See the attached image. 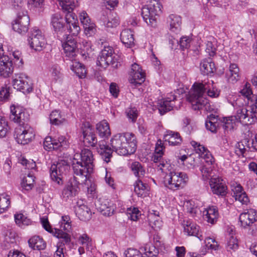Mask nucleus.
<instances>
[{"mask_svg": "<svg viewBox=\"0 0 257 257\" xmlns=\"http://www.w3.org/2000/svg\"><path fill=\"white\" fill-rule=\"evenodd\" d=\"M95 205L101 214L106 216H111L114 211L113 203L107 199H99Z\"/></svg>", "mask_w": 257, "mask_h": 257, "instance_id": "16", "label": "nucleus"}, {"mask_svg": "<svg viewBox=\"0 0 257 257\" xmlns=\"http://www.w3.org/2000/svg\"><path fill=\"white\" fill-rule=\"evenodd\" d=\"M62 47L66 57L73 61L76 56L77 46L76 41L74 39H70L63 44Z\"/></svg>", "mask_w": 257, "mask_h": 257, "instance_id": "24", "label": "nucleus"}, {"mask_svg": "<svg viewBox=\"0 0 257 257\" xmlns=\"http://www.w3.org/2000/svg\"><path fill=\"white\" fill-rule=\"evenodd\" d=\"M124 257H143L140 250L134 248H128L124 251Z\"/></svg>", "mask_w": 257, "mask_h": 257, "instance_id": "59", "label": "nucleus"}, {"mask_svg": "<svg viewBox=\"0 0 257 257\" xmlns=\"http://www.w3.org/2000/svg\"><path fill=\"white\" fill-rule=\"evenodd\" d=\"M34 176L31 174H28L27 176L24 177L22 182V186L26 190H31L34 186Z\"/></svg>", "mask_w": 257, "mask_h": 257, "instance_id": "53", "label": "nucleus"}, {"mask_svg": "<svg viewBox=\"0 0 257 257\" xmlns=\"http://www.w3.org/2000/svg\"><path fill=\"white\" fill-rule=\"evenodd\" d=\"M225 79L228 83L234 84L236 83L240 78L239 69L237 64H230L228 69L225 72Z\"/></svg>", "mask_w": 257, "mask_h": 257, "instance_id": "20", "label": "nucleus"}, {"mask_svg": "<svg viewBox=\"0 0 257 257\" xmlns=\"http://www.w3.org/2000/svg\"><path fill=\"white\" fill-rule=\"evenodd\" d=\"M165 142H168L170 146H180L182 142V138L178 132L168 130L164 136Z\"/></svg>", "mask_w": 257, "mask_h": 257, "instance_id": "27", "label": "nucleus"}, {"mask_svg": "<svg viewBox=\"0 0 257 257\" xmlns=\"http://www.w3.org/2000/svg\"><path fill=\"white\" fill-rule=\"evenodd\" d=\"M9 130L7 121L4 117L0 116V138L5 137Z\"/></svg>", "mask_w": 257, "mask_h": 257, "instance_id": "55", "label": "nucleus"}, {"mask_svg": "<svg viewBox=\"0 0 257 257\" xmlns=\"http://www.w3.org/2000/svg\"><path fill=\"white\" fill-rule=\"evenodd\" d=\"M200 68L202 74L207 75L214 73L216 69L214 63L210 58L204 59L200 63Z\"/></svg>", "mask_w": 257, "mask_h": 257, "instance_id": "34", "label": "nucleus"}, {"mask_svg": "<svg viewBox=\"0 0 257 257\" xmlns=\"http://www.w3.org/2000/svg\"><path fill=\"white\" fill-rule=\"evenodd\" d=\"M80 49L82 55L86 58L91 51L90 43L86 41H82V44H80Z\"/></svg>", "mask_w": 257, "mask_h": 257, "instance_id": "60", "label": "nucleus"}, {"mask_svg": "<svg viewBox=\"0 0 257 257\" xmlns=\"http://www.w3.org/2000/svg\"><path fill=\"white\" fill-rule=\"evenodd\" d=\"M65 21L67 24L68 31L73 36H77L80 30L78 24L76 16L75 14L65 15Z\"/></svg>", "mask_w": 257, "mask_h": 257, "instance_id": "19", "label": "nucleus"}, {"mask_svg": "<svg viewBox=\"0 0 257 257\" xmlns=\"http://www.w3.org/2000/svg\"><path fill=\"white\" fill-rule=\"evenodd\" d=\"M119 24V20L117 17L109 18L107 23L104 24L107 29L116 28Z\"/></svg>", "mask_w": 257, "mask_h": 257, "instance_id": "63", "label": "nucleus"}, {"mask_svg": "<svg viewBox=\"0 0 257 257\" xmlns=\"http://www.w3.org/2000/svg\"><path fill=\"white\" fill-rule=\"evenodd\" d=\"M162 6L157 0H150L142 9L141 15L144 21L152 27L157 26V17L161 13Z\"/></svg>", "mask_w": 257, "mask_h": 257, "instance_id": "6", "label": "nucleus"}, {"mask_svg": "<svg viewBox=\"0 0 257 257\" xmlns=\"http://www.w3.org/2000/svg\"><path fill=\"white\" fill-rule=\"evenodd\" d=\"M184 232L189 236L197 237L200 240L203 239V236L200 234V227L196 223L187 220L184 221L183 224Z\"/></svg>", "mask_w": 257, "mask_h": 257, "instance_id": "22", "label": "nucleus"}, {"mask_svg": "<svg viewBox=\"0 0 257 257\" xmlns=\"http://www.w3.org/2000/svg\"><path fill=\"white\" fill-rule=\"evenodd\" d=\"M13 72V67L8 56L0 53V75L9 77Z\"/></svg>", "mask_w": 257, "mask_h": 257, "instance_id": "17", "label": "nucleus"}, {"mask_svg": "<svg viewBox=\"0 0 257 257\" xmlns=\"http://www.w3.org/2000/svg\"><path fill=\"white\" fill-rule=\"evenodd\" d=\"M134 186L135 192L139 197H144L148 194V185L144 183L140 179H138L134 183Z\"/></svg>", "mask_w": 257, "mask_h": 257, "instance_id": "36", "label": "nucleus"}, {"mask_svg": "<svg viewBox=\"0 0 257 257\" xmlns=\"http://www.w3.org/2000/svg\"><path fill=\"white\" fill-rule=\"evenodd\" d=\"M12 84L13 87L24 93H29L33 90V84L30 78L25 73L15 74Z\"/></svg>", "mask_w": 257, "mask_h": 257, "instance_id": "9", "label": "nucleus"}, {"mask_svg": "<svg viewBox=\"0 0 257 257\" xmlns=\"http://www.w3.org/2000/svg\"><path fill=\"white\" fill-rule=\"evenodd\" d=\"M206 92L211 97H217L219 95V91L214 87L213 81L207 80L194 83L187 97L194 110H200L203 108L208 110L210 104L208 99L204 97Z\"/></svg>", "mask_w": 257, "mask_h": 257, "instance_id": "2", "label": "nucleus"}, {"mask_svg": "<svg viewBox=\"0 0 257 257\" xmlns=\"http://www.w3.org/2000/svg\"><path fill=\"white\" fill-rule=\"evenodd\" d=\"M239 219L242 226H250L257 222V212L253 209H247L240 214Z\"/></svg>", "mask_w": 257, "mask_h": 257, "instance_id": "15", "label": "nucleus"}, {"mask_svg": "<svg viewBox=\"0 0 257 257\" xmlns=\"http://www.w3.org/2000/svg\"><path fill=\"white\" fill-rule=\"evenodd\" d=\"M131 168L136 177L141 178L144 176L145 171L143 168L141 164L139 162H134L132 163L131 165Z\"/></svg>", "mask_w": 257, "mask_h": 257, "instance_id": "52", "label": "nucleus"}, {"mask_svg": "<svg viewBox=\"0 0 257 257\" xmlns=\"http://www.w3.org/2000/svg\"><path fill=\"white\" fill-rule=\"evenodd\" d=\"M26 13V11L19 13L17 18L12 24L13 30L19 34H25L28 30L30 19Z\"/></svg>", "mask_w": 257, "mask_h": 257, "instance_id": "11", "label": "nucleus"}, {"mask_svg": "<svg viewBox=\"0 0 257 257\" xmlns=\"http://www.w3.org/2000/svg\"><path fill=\"white\" fill-rule=\"evenodd\" d=\"M221 121L218 115L211 114L207 116L205 121V126L207 130L212 133H216L219 126Z\"/></svg>", "mask_w": 257, "mask_h": 257, "instance_id": "31", "label": "nucleus"}, {"mask_svg": "<svg viewBox=\"0 0 257 257\" xmlns=\"http://www.w3.org/2000/svg\"><path fill=\"white\" fill-rule=\"evenodd\" d=\"M28 41L31 49L36 52L42 51L47 44L41 31L37 28H34L31 30Z\"/></svg>", "mask_w": 257, "mask_h": 257, "instance_id": "8", "label": "nucleus"}, {"mask_svg": "<svg viewBox=\"0 0 257 257\" xmlns=\"http://www.w3.org/2000/svg\"><path fill=\"white\" fill-rule=\"evenodd\" d=\"M84 33L87 36H91L96 32V25L94 22L83 27Z\"/></svg>", "mask_w": 257, "mask_h": 257, "instance_id": "62", "label": "nucleus"}, {"mask_svg": "<svg viewBox=\"0 0 257 257\" xmlns=\"http://www.w3.org/2000/svg\"><path fill=\"white\" fill-rule=\"evenodd\" d=\"M83 143L86 146L94 147L97 143V140L91 126L88 125L83 131Z\"/></svg>", "mask_w": 257, "mask_h": 257, "instance_id": "25", "label": "nucleus"}, {"mask_svg": "<svg viewBox=\"0 0 257 257\" xmlns=\"http://www.w3.org/2000/svg\"><path fill=\"white\" fill-rule=\"evenodd\" d=\"M126 113L129 121L134 123L138 116V111L136 107H130L126 110Z\"/></svg>", "mask_w": 257, "mask_h": 257, "instance_id": "58", "label": "nucleus"}, {"mask_svg": "<svg viewBox=\"0 0 257 257\" xmlns=\"http://www.w3.org/2000/svg\"><path fill=\"white\" fill-rule=\"evenodd\" d=\"M16 223L20 227L28 226L32 224V221L23 213H18L14 215Z\"/></svg>", "mask_w": 257, "mask_h": 257, "instance_id": "48", "label": "nucleus"}, {"mask_svg": "<svg viewBox=\"0 0 257 257\" xmlns=\"http://www.w3.org/2000/svg\"><path fill=\"white\" fill-rule=\"evenodd\" d=\"M209 185L213 194L220 196H225L227 193V186L220 178H211Z\"/></svg>", "mask_w": 257, "mask_h": 257, "instance_id": "13", "label": "nucleus"}, {"mask_svg": "<svg viewBox=\"0 0 257 257\" xmlns=\"http://www.w3.org/2000/svg\"><path fill=\"white\" fill-rule=\"evenodd\" d=\"M49 118L51 123L55 125L62 124L66 122L64 114L58 110L52 111Z\"/></svg>", "mask_w": 257, "mask_h": 257, "instance_id": "41", "label": "nucleus"}, {"mask_svg": "<svg viewBox=\"0 0 257 257\" xmlns=\"http://www.w3.org/2000/svg\"><path fill=\"white\" fill-rule=\"evenodd\" d=\"M204 218L211 224H214L219 216L218 210L216 206H210L203 211Z\"/></svg>", "mask_w": 257, "mask_h": 257, "instance_id": "29", "label": "nucleus"}, {"mask_svg": "<svg viewBox=\"0 0 257 257\" xmlns=\"http://www.w3.org/2000/svg\"><path fill=\"white\" fill-rule=\"evenodd\" d=\"M43 145L44 148L48 151L59 149L61 145L60 142L57 141V140L53 139L49 136L45 138Z\"/></svg>", "mask_w": 257, "mask_h": 257, "instance_id": "44", "label": "nucleus"}, {"mask_svg": "<svg viewBox=\"0 0 257 257\" xmlns=\"http://www.w3.org/2000/svg\"><path fill=\"white\" fill-rule=\"evenodd\" d=\"M238 241L235 237L229 235L227 238L226 248L227 250H234L238 248Z\"/></svg>", "mask_w": 257, "mask_h": 257, "instance_id": "57", "label": "nucleus"}, {"mask_svg": "<svg viewBox=\"0 0 257 257\" xmlns=\"http://www.w3.org/2000/svg\"><path fill=\"white\" fill-rule=\"evenodd\" d=\"M53 235L57 238L62 239V243L60 245H63V246L65 243H69L71 241L70 235L60 229H54Z\"/></svg>", "mask_w": 257, "mask_h": 257, "instance_id": "49", "label": "nucleus"}, {"mask_svg": "<svg viewBox=\"0 0 257 257\" xmlns=\"http://www.w3.org/2000/svg\"><path fill=\"white\" fill-rule=\"evenodd\" d=\"M160 165L163 167L160 169L166 173L164 180L165 187L174 191L184 187L189 180L186 173L172 169L171 166L167 163H161Z\"/></svg>", "mask_w": 257, "mask_h": 257, "instance_id": "4", "label": "nucleus"}, {"mask_svg": "<svg viewBox=\"0 0 257 257\" xmlns=\"http://www.w3.org/2000/svg\"><path fill=\"white\" fill-rule=\"evenodd\" d=\"M68 168L69 166L64 160H61L56 164H53L50 169L51 179L58 184H62L63 176L66 173Z\"/></svg>", "mask_w": 257, "mask_h": 257, "instance_id": "10", "label": "nucleus"}, {"mask_svg": "<svg viewBox=\"0 0 257 257\" xmlns=\"http://www.w3.org/2000/svg\"><path fill=\"white\" fill-rule=\"evenodd\" d=\"M137 138L132 133H119L114 135L110 140L112 149L106 145L104 141L99 142V152L106 163L110 162L112 151L121 156L134 154L137 150Z\"/></svg>", "mask_w": 257, "mask_h": 257, "instance_id": "1", "label": "nucleus"}, {"mask_svg": "<svg viewBox=\"0 0 257 257\" xmlns=\"http://www.w3.org/2000/svg\"><path fill=\"white\" fill-rule=\"evenodd\" d=\"M231 190L233 192V197L236 200L239 201L242 204H247L249 202L246 194L240 184H236L232 186Z\"/></svg>", "mask_w": 257, "mask_h": 257, "instance_id": "26", "label": "nucleus"}, {"mask_svg": "<svg viewBox=\"0 0 257 257\" xmlns=\"http://www.w3.org/2000/svg\"><path fill=\"white\" fill-rule=\"evenodd\" d=\"M252 102V103L248 105V107L250 112V115L254 120V119H257V96L254 97Z\"/></svg>", "mask_w": 257, "mask_h": 257, "instance_id": "61", "label": "nucleus"}, {"mask_svg": "<svg viewBox=\"0 0 257 257\" xmlns=\"http://www.w3.org/2000/svg\"><path fill=\"white\" fill-rule=\"evenodd\" d=\"M148 221L150 226L155 230L160 229L163 226L161 218L158 214L150 213L148 215Z\"/></svg>", "mask_w": 257, "mask_h": 257, "instance_id": "42", "label": "nucleus"}, {"mask_svg": "<svg viewBox=\"0 0 257 257\" xmlns=\"http://www.w3.org/2000/svg\"><path fill=\"white\" fill-rule=\"evenodd\" d=\"M10 196L4 194H1L0 195V214L8 210L10 206Z\"/></svg>", "mask_w": 257, "mask_h": 257, "instance_id": "51", "label": "nucleus"}, {"mask_svg": "<svg viewBox=\"0 0 257 257\" xmlns=\"http://www.w3.org/2000/svg\"><path fill=\"white\" fill-rule=\"evenodd\" d=\"M75 211L76 215L81 220L86 221L91 218V212L86 205H77L75 207Z\"/></svg>", "mask_w": 257, "mask_h": 257, "instance_id": "32", "label": "nucleus"}, {"mask_svg": "<svg viewBox=\"0 0 257 257\" xmlns=\"http://www.w3.org/2000/svg\"><path fill=\"white\" fill-rule=\"evenodd\" d=\"M80 157V160L84 164H86L87 166L90 167L92 169H93V155L92 152L87 149H83L81 153H78Z\"/></svg>", "mask_w": 257, "mask_h": 257, "instance_id": "35", "label": "nucleus"}, {"mask_svg": "<svg viewBox=\"0 0 257 257\" xmlns=\"http://www.w3.org/2000/svg\"><path fill=\"white\" fill-rule=\"evenodd\" d=\"M121 42L127 47H131L134 44V37L133 32L130 29H124L120 34Z\"/></svg>", "mask_w": 257, "mask_h": 257, "instance_id": "33", "label": "nucleus"}, {"mask_svg": "<svg viewBox=\"0 0 257 257\" xmlns=\"http://www.w3.org/2000/svg\"><path fill=\"white\" fill-rule=\"evenodd\" d=\"M51 26L55 33H61L64 28V23L62 16L59 13L52 15L51 18Z\"/></svg>", "mask_w": 257, "mask_h": 257, "instance_id": "28", "label": "nucleus"}, {"mask_svg": "<svg viewBox=\"0 0 257 257\" xmlns=\"http://www.w3.org/2000/svg\"><path fill=\"white\" fill-rule=\"evenodd\" d=\"M205 250H201L202 254H205L206 250H216L218 249L219 244L217 241L213 238L207 237L204 240Z\"/></svg>", "mask_w": 257, "mask_h": 257, "instance_id": "46", "label": "nucleus"}, {"mask_svg": "<svg viewBox=\"0 0 257 257\" xmlns=\"http://www.w3.org/2000/svg\"><path fill=\"white\" fill-rule=\"evenodd\" d=\"M80 159L78 153H76L71 160L72 168L74 174L76 176H74L73 179L77 182L84 184L88 178L89 174L92 172L93 169L87 165L84 164Z\"/></svg>", "mask_w": 257, "mask_h": 257, "instance_id": "7", "label": "nucleus"}, {"mask_svg": "<svg viewBox=\"0 0 257 257\" xmlns=\"http://www.w3.org/2000/svg\"><path fill=\"white\" fill-rule=\"evenodd\" d=\"M71 70L80 78H84L86 76V70L84 65L79 62L72 61Z\"/></svg>", "mask_w": 257, "mask_h": 257, "instance_id": "40", "label": "nucleus"}, {"mask_svg": "<svg viewBox=\"0 0 257 257\" xmlns=\"http://www.w3.org/2000/svg\"><path fill=\"white\" fill-rule=\"evenodd\" d=\"M62 10L66 15L74 14L73 11L75 8L76 3L74 0H58Z\"/></svg>", "mask_w": 257, "mask_h": 257, "instance_id": "45", "label": "nucleus"}, {"mask_svg": "<svg viewBox=\"0 0 257 257\" xmlns=\"http://www.w3.org/2000/svg\"><path fill=\"white\" fill-rule=\"evenodd\" d=\"M11 115L10 118L15 122L19 123L15 130L14 137L18 143L23 145L28 144L34 138L35 133L34 129L25 121L27 118L25 116L22 107L13 105L11 106Z\"/></svg>", "mask_w": 257, "mask_h": 257, "instance_id": "3", "label": "nucleus"}, {"mask_svg": "<svg viewBox=\"0 0 257 257\" xmlns=\"http://www.w3.org/2000/svg\"><path fill=\"white\" fill-rule=\"evenodd\" d=\"M146 74L139 65L135 63L131 66L130 83L135 86L142 84L145 80Z\"/></svg>", "mask_w": 257, "mask_h": 257, "instance_id": "12", "label": "nucleus"}, {"mask_svg": "<svg viewBox=\"0 0 257 257\" xmlns=\"http://www.w3.org/2000/svg\"><path fill=\"white\" fill-rule=\"evenodd\" d=\"M122 58L114 53L113 48L109 46H104L97 58V65L103 68L111 65L113 68L120 66Z\"/></svg>", "mask_w": 257, "mask_h": 257, "instance_id": "5", "label": "nucleus"}, {"mask_svg": "<svg viewBox=\"0 0 257 257\" xmlns=\"http://www.w3.org/2000/svg\"><path fill=\"white\" fill-rule=\"evenodd\" d=\"M167 23L170 26L171 31L178 33L181 29V18L177 15L171 14L167 19Z\"/></svg>", "mask_w": 257, "mask_h": 257, "instance_id": "30", "label": "nucleus"}, {"mask_svg": "<svg viewBox=\"0 0 257 257\" xmlns=\"http://www.w3.org/2000/svg\"><path fill=\"white\" fill-rule=\"evenodd\" d=\"M79 19L83 27L93 22L91 21L87 13L85 11H82L80 13Z\"/></svg>", "mask_w": 257, "mask_h": 257, "instance_id": "64", "label": "nucleus"}, {"mask_svg": "<svg viewBox=\"0 0 257 257\" xmlns=\"http://www.w3.org/2000/svg\"><path fill=\"white\" fill-rule=\"evenodd\" d=\"M176 97V96L171 95L170 97H168L166 99H161L159 101L158 107L161 115L164 114L173 109L175 105L174 101Z\"/></svg>", "mask_w": 257, "mask_h": 257, "instance_id": "23", "label": "nucleus"}, {"mask_svg": "<svg viewBox=\"0 0 257 257\" xmlns=\"http://www.w3.org/2000/svg\"><path fill=\"white\" fill-rule=\"evenodd\" d=\"M248 106L239 108L237 109L235 119L243 125H248L252 123L254 120L250 115Z\"/></svg>", "mask_w": 257, "mask_h": 257, "instance_id": "18", "label": "nucleus"}, {"mask_svg": "<svg viewBox=\"0 0 257 257\" xmlns=\"http://www.w3.org/2000/svg\"><path fill=\"white\" fill-rule=\"evenodd\" d=\"M96 130L101 138H107L110 136L111 132L108 123L103 120L96 124Z\"/></svg>", "mask_w": 257, "mask_h": 257, "instance_id": "39", "label": "nucleus"}, {"mask_svg": "<svg viewBox=\"0 0 257 257\" xmlns=\"http://www.w3.org/2000/svg\"><path fill=\"white\" fill-rule=\"evenodd\" d=\"M81 183L77 182L74 179L68 182L62 191V196L66 200L76 196L79 191V185Z\"/></svg>", "mask_w": 257, "mask_h": 257, "instance_id": "21", "label": "nucleus"}, {"mask_svg": "<svg viewBox=\"0 0 257 257\" xmlns=\"http://www.w3.org/2000/svg\"><path fill=\"white\" fill-rule=\"evenodd\" d=\"M78 242L85 247L86 252H91L93 249V244L91 239L86 234L81 235L78 239Z\"/></svg>", "mask_w": 257, "mask_h": 257, "instance_id": "43", "label": "nucleus"}, {"mask_svg": "<svg viewBox=\"0 0 257 257\" xmlns=\"http://www.w3.org/2000/svg\"><path fill=\"white\" fill-rule=\"evenodd\" d=\"M184 209L192 216L198 214L200 212V209L193 200H188L184 202Z\"/></svg>", "mask_w": 257, "mask_h": 257, "instance_id": "47", "label": "nucleus"}, {"mask_svg": "<svg viewBox=\"0 0 257 257\" xmlns=\"http://www.w3.org/2000/svg\"><path fill=\"white\" fill-rule=\"evenodd\" d=\"M190 144L194 148L196 153L198 154L206 163L212 164L214 162L213 157L206 147L194 141L190 142Z\"/></svg>", "mask_w": 257, "mask_h": 257, "instance_id": "14", "label": "nucleus"}, {"mask_svg": "<svg viewBox=\"0 0 257 257\" xmlns=\"http://www.w3.org/2000/svg\"><path fill=\"white\" fill-rule=\"evenodd\" d=\"M61 228L66 231H69L71 229V221L69 215H63L59 222Z\"/></svg>", "mask_w": 257, "mask_h": 257, "instance_id": "54", "label": "nucleus"}, {"mask_svg": "<svg viewBox=\"0 0 257 257\" xmlns=\"http://www.w3.org/2000/svg\"><path fill=\"white\" fill-rule=\"evenodd\" d=\"M127 215L128 218L133 221H137L141 215L140 211L138 208L133 207L128 208L127 209Z\"/></svg>", "mask_w": 257, "mask_h": 257, "instance_id": "56", "label": "nucleus"}, {"mask_svg": "<svg viewBox=\"0 0 257 257\" xmlns=\"http://www.w3.org/2000/svg\"><path fill=\"white\" fill-rule=\"evenodd\" d=\"M143 257H157L159 250L152 243H148L140 248Z\"/></svg>", "mask_w": 257, "mask_h": 257, "instance_id": "37", "label": "nucleus"}, {"mask_svg": "<svg viewBox=\"0 0 257 257\" xmlns=\"http://www.w3.org/2000/svg\"><path fill=\"white\" fill-rule=\"evenodd\" d=\"M30 246L34 249L43 250L46 247V243L44 239L39 236H34L28 241Z\"/></svg>", "mask_w": 257, "mask_h": 257, "instance_id": "38", "label": "nucleus"}, {"mask_svg": "<svg viewBox=\"0 0 257 257\" xmlns=\"http://www.w3.org/2000/svg\"><path fill=\"white\" fill-rule=\"evenodd\" d=\"M50 76L55 81L61 80L62 78L63 74L61 72L60 67L57 64L53 65L49 70Z\"/></svg>", "mask_w": 257, "mask_h": 257, "instance_id": "50", "label": "nucleus"}]
</instances>
